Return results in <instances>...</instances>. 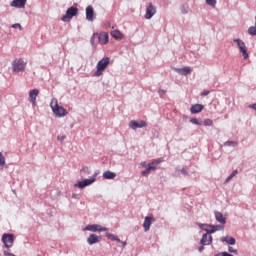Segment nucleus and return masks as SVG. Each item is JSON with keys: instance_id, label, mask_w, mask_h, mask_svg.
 I'll use <instances>...</instances> for the list:
<instances>
[{"instance_id": "1", "label": "nucleus", "mask_w": 256, "mask_h": 256, "mask_svg": "<svg viewBox=\"0 0 256 256\" xmlns=\"http://www.w3.org/2000/svg\"><path fill=\"white\" fill-rule=\"evenodd\" d=\"M84 231H91L93 234L90 235L87 239L88 245H95L96 243H100L102 237L95 235V233H101L107 231L106 227H102V225H87Z\"/></svg>"}, {"instance_id": "2", "label": "nucleus", "mask_w": 256, "mask_h": 256, "mask_svg": "<svg viewBox=\"0 0 256 256\" xmlns=\"http://www.w3.org/2000/svg\"><path fill=\"white\" fill-rule=\"evenodd\" d=\"M110 64L109 56H106L98 61L96 65V71L94 72V76H102L103 72L108 68Z\"/></svg>"}, {"instance_id": "3", "label": "nucleus", "mask_w": 256, "mask_h": 256, "mask_svg": "<svg viewBox=\"0 0 256 256\" xmlns=\"http://www.w3.org/2000/svg\"><path fill=\"white\" fill-rule=\"evenodd\" d=\"M163 162V158H155L152 162L147 164V168L142 170L141 175L142 177H146V175H150L151 171H156L158 165Z\"/></svg>"}, {"instance_id": "4", "label": "nucleus", "mask_w": 256, "mask_h": 256, "mask_svg": "<svg viewBox=\"0 0 256 256\" xmlns=\"http://www.w3.org/2000/svg\"><path fill=\"white\" fill-rule=\"evenodd\" d=\"M51 108L56 116L61 117L68 114L66 108H64V106H60L57 100H52Z\"/></svg>"}, {"instance_id": "5", "label": "nucleus", "mask_w": 256, "mask_h": 256, "mask_svg": "<svg viewBox=\"0 0 256 256\" xmlns=\"http://www.w3.org/2000/svg\"><path fill=\"white\" fill-rule=\"evenodd\" d=\"M27 62L23 58H15L12 62V70L14 72H23L26 68Z\"/></svg>"}, {"instance_id": "6", "label": "nucleus", "mask_w": 256, "mask_h": 256, "mask_svg": "<svg viewBox=\"0 0 256 256\" xmlns=\"http://www.w3.org/2000/svg\"><path fill=\"white\" fill-rule=\"evenodd\" d=\"M96 181V176H92V178H84V180H80L76 182L75 187L78 189H85V187H89V185H93Z\"/></svg>"}, {"instance_id": "7", "label": "nucleus", "mask_w": 256, "mask_h": 256, "mask_svg": "<svg viewBox=\"0 0 256 256\" xmlns=\"http://www.w3.org/2000/svg\"><path fill=\"white\" fill-rule=\"evenodd\" d=\"M79 10L75 6H71L67 9V12L64 16H62L63 22H69L73 16H77Z\"/></svg>"}, {"instance_id": "8", "label": "nucleus", "mask_w": 256, "mask_h": 256, "mask_svg": "<svg viewBox=\"0 0 256 256\" xmlns=\"http://www.w3.org/2000/svg\"><path fill=\"white\" fill-rule=\"evenodd\" d=\"M234 42H236L238 48L242 52L243 58L244 59L249 58V54H248V50H247V46H246L245 42H243V40H241V38H235Z\"/></svg>"}, {"instance_id": "9", "label": "nucleus", "mask_w": 256, "mask_h": 256, "mask_svg": "<svg viewBox=\"0 0 256 256\" xmlns=\"http://www.w3.org/2000/svg\"><path fill=\"white\" fill-rule=\"evenodd\" d=\"M2 242L4 243V246L7 249H10L14 245V235L9 233H4V235L2 236Z\"/></svg>"}, {"instance_id": "10", "label": "nucleus", "mask_w": 256, "mask_h": 256, "mask_svg": "<svg viewBox=\"0 0 256 256\" xmlns=\"http://www.w3.org/2000/svg\"><path fill=\"white\" fill-rule=\"evenodd\" d=\"M157 12L156 6L152 2L146 8L145 18L150 19L154 16Z\"/></svg>"}, {"instance_id": "11", "label": "nucleus", "mask_w": 256, "mask_h": 256, "mask_svg": "<svg viewBox=\"0 0 256 256\" xmlns=\"http://www.w3.org/2000/svg\"><path fill=\"white\" fill-rule=\"evenodd\" d=\"M40 90L38 88H33V90L29 91V101L33 104L36 105L37 101L36 98L39 96Z\"/></svg>"}, {"instance_id": "12", "label": "nucleus", "mask_w": 256, "mask_h": 256, "mask_svg": "<svg viewBox=\"0 0 256 256\" xmlns=\"http://www.w3.org/2000/svg\"><path fill=\"white\" fill-rule=\"evenodd\" d=\"M129 125L133 129L143 128L144 126H147V122L146 120H140L139 122L137 120H131Z\"/></svg>"}, {"instance_id": "13", "label": "nucleus", "mask_w": 256, "mask_h": 256, "mask_svg": "<svg viewBox=\"0 0 256 256\" xmlns=\"http://www.w3.org/2000/svg\"><path fill=\"white\" fill-rule=\"evenodd\" d=\"M155 219L154 217H145L143 228L145 232L150 231L152 223H154Z\"/></svg>"}, {"instance_id": "14", "label": "nucleus", "mask_w": 256, "mask_h": 256, "mask_svg": "<svg viewBox=\"0 0 256 256\" xmlns=\"http://www.w3.org/2000/svg\"><path fill=\"white\" fill-rule=\"evenodd\" d=\"M98 41L100 44H108L109 32H100V34H98Z\"/></svg>"}, {"instance_id": "15", "label": "nucleus", "mask_w": 256, "mask_h": 256, "mask_svg": "<svg viewBox=\"0 0 256 256\" xmlns=\"http://www.w3.org/2000/svg\"><path fill=\"white\" fill-rule=\"evenodd\" d=\"M95 18V12L93 6H87L86 7V19L93 21Z\"/></svg>"}, {"instance_id": "16", "label": "nucleus", "mask_w": 256, "mask_h": 256, "mask_svg": "<svg viewBox=\"0 0 256 256\" xmlns=\"http://www.w3.org/2000/svg\"><path fill=\"white\" fill-rule=\"evenodd\" d=\"M211 243H213L212 235H209L208 233L203 235V237L201 239V245H204V247H205L206 245H211Z\"/></svg>"}, {"instance_id": "17", "label": "nucleus", "mask_w": 256, "mask_h": 256, "mask_svg": "<svg viewBox=\"0 0 256 256\" xmlns=\"http://www.w3.org/2000/svg\"><path fill=\"white\" fill-rule=\"evenodd\" d=\"M176 72L183 76H187L188 74H191L192 68L190 66H184L183 68H175Z\"/></svg>"}, {"instance_id": "18", "label": "nucleus", "mask_w": 256, "mask_h": 256, "mask_svg": "<svg viewBox=\"0 0 256 256\" xmlns=\"http://www.w3.org/2000/svg\"><path fill=\"white\" fill-rule=\"evenodd\" d=\"M204 110V104H192L190 111L192 114H197L199 112H202Z\"/></svg>"}, {"instance_id": "19", "label": "nucleus", "mask_w": 256, "mask_h": 256, "mask_svg": "<svg viewBox=\"0 0 256 256\" xmlns=\"http://www.w3.org/2000/svg\"><path fill=\"white\" fill-rule=\"evenodd\" d=\"M27 0H12L11 6L15 8H25Z\"/></svg>"}, {"instance_id": "20", "label": "nucleus", "mask_w": 256, "mask_h": 256, "mask_svg": "<svg viewBox=\"0 0 256 256\" xmlns=\"http://www.w3.org/2000/svg\"><path fill=\"white\" fill-rule=\"evenodd\" d=\"M110 34L113 38H116V40H122L124 38V34L121 32V30H112Z\"/></svg>"}, {"instance_id": "21", "label": "nucleus", "mask_w": 256, "mask_h": 256, "mask_svg": "<svg viewBox=\"0 0 256 256\" xmlns=\"http://www.w3.org/2000/svg\"><path fill=\"white\" fill-rule=\"evenodd\" d=\"M215 218L218 223H222V225H225L226 219L223 217L222 212H215Z\"/></svg>"}, {"instance_id": "22", "label": "nucleus", "mask_w": 256, "mask_h": 256, "mask_svg": "<svg viewBox=\"0 0 256 256\" xmlns=\"http://www.w3.org/2000/svg\"><path fill=\"white\" fill-rule=\"evenodd\" d=\"M104 179H115L116 172H111V170H106V172L103 173Z\"/></svg>"}, {"instance_id": "23", "label": "nucleus", "mask_w": 256, "mask_h": 256, "mask_svg": "<svg viewBox=\"0 0 256 256\" xmlns=\"http://www.w3.org/2000/svg\"><path fill=\"white\" fill-rule=\"evenodd\" d=\"M222 241H225L226 243H228V245H235L236 243V239H234L233 237H225L224 239H222Z\"/></svg>"}, {"instance_id": "24", "label": "nucleus", "mask_w": 256, "mask_h": 256, "mask_svg": "<svg viewBox=\"0 0 256 256\" xmlns=\"http://www.w3.org/2000/svg\"><path fill=\"white\" fill-rule=\"evenodd\" d=\"M106 237H108V239H110L111 241H117L118 243H121V239H119L115 235H112L111 233H106Z\"/></svg>"}, {"instance_id": "25", "label": "nucleus", "mask_w": 256, "mask_h": 256, "mask_svg": "<svg viewBox=\"0 0 256 256\" xmlns=\"http://www.w3.org/2000/svg\"><path fill=\"white\" fill-rule=\"evenodd\" d=\"M248 33L251 34L252 36H256V17H255V25L250 26V28H248Z\"/></svg>"}, {"instance_id": "26", "label": "nucleus", "mask_w": 256, "mask_h": 256, "mask_svg": "<svg viewBox=\"0 0 256 256\" xmlns=\"http://www.w3.org/2000/svg\"><path fill=\"white\" fill-rule=\"evenodd\" d=\"M237 173H238V170H233V172L229 174L228 178H226V183H229V181H231L233 177H236Z\"/></svg>"}, {"instance_id": "27", "label": "nucleus", "mask_w": 256, "mask_h": 256, "mask_svg": "<svg viewBox=\"0 0 256 256\" xmlns=\"http://www.w3.org/2000/svg\"><path fill=\"white\" fill-rule=\"evenodd\" d=\"M96 38H99L98 32H94V34H92V36H91V38H90V42H91L92 45L95 44Z\"/></svg>"}, {"instance_id": "28", "label": "nucleus", "mask_w": 256, "mask_h": 256, "mask_svg": "<svg viewBox=\"0 0 256 256\" xmlns=\"http://www.w3.org/2000/svg\"><path fill=\"white\" fill-rule=\"evenodd\" d=\"M224 144L226 146H237L238 142L235 140H227Z\"/></svg>"}, {"instance_id": "29", "label": "nucleus", "mask_w": 256, "mask_h": 256, "mask_svg": "<svg viewBox=\"0 0 256 256\" xmlns=\"http://www.w3.org/2000/svg\"><path fill=\"white\" fill-rule=\"evenodd\" d=\"M190 122H192L193 124H203V120H200V118H191Z\"/></svg>"}, {"instance_id": "30", "label": "nucleus", "mask_w": 256, "mask_h": 256, "mask_svg": "<svg viewBox=\"0 0 256 256\" xmlns=\"http://www.w3.org/2000/svg\"><path fill=\"white\" fill-rule=\"evenodd\" d=\"M204 124H205V126H212L213 125V120H211V118H206L204 120Z\"/></svg>"}, {"instance_id": "31", "label": "nucleus", "mask_w": 256, "mask_h": 256, "mask_svg": "<svg viewBox=\"0 0 256 256\" xmlns=\"http://www.w3.org/2000/svg\"><path fill=\"white\" fill-rule=\"evenodd\" d=\"M5 156H4V154H3V152H0V165L1 166H4V164H5Z\"/></svg>"}, {"instance_id": "32", "label": "nucleus", "mask_w": 256, "mask_h": 256, "mask_svg": "<svg viewBox=\"0 0 256 256\" xmlns=\"http://www.w3.org/2000/svg\"><path fill=\"white\" fill-rule=\"evenodd\" d=\"M206 4L209 6H216L217 0H206Z\"/></svg>"}, {"instance_id": "33", "label": "nucleus", "mask_w": 256, "mask_h": 256, "mask_svg": "<svg viewBox=\"0 0 256 256\" xmlns=\"http://www.w3.org/2000/svg\"><path fill=\"white\" fill-rule=\"evenodd\" d=\"M12 27L13 28H19V30H23L21 24H19V23L13 24Z\"/></svg>"}, {"instance_id": "34", "label": "nucleus", "mask_w": 256, "mask_h": 256, "mask_svg": "<svg viewBox=\"0 0 256 256\" xmlns=\"http://www.w3.org/2000/svg\"><path fill=\"white\" fill-rule=\"evenodd\" d=\"M208 94H210V90H204L201 95L202 96H207Z\"/></svg>"}, {"instance_id": "35", "label": "nucleus", "mask_w": 256, "mask_h": 256, "mask_svg": "<svg viewBox=\"0 0 256 256\" xmlns=\"http://www.w3.org/2000/svg\"><path fill=\"white\" fill-rule=\"evenodd\" d=\"M229 252L230 253H237V249H235L234 247H229Z\"/></svg>"}, {"instance_id": "36", "label": "nucleus", "mask_w": 256, "mask_h": 256, "mask_svg": "<svg viewBox=\"0 0 256 256\" xmlns=\"http://www.w3.org/2000/svg\"><path fill=\"white\" fill-rule=\"evenodd\" d=\"M204 249H205V245H202L201 247H199V253H203Z\"/></svg>"}, {"instance_id": "37", "label": "nucleus", "mask_w": 256, "mask_h": 256, "mask_svg": "<svg viewBox=\"0 0 256 256\" xmlns=\"http://www.w3.org/2000/svg\"><path fill=\"white\" fill-rule=\"evenodd\" d=\"M4 255L5 256H17V255H13V253H8L7 251H4Z\"/></svg>"}, {"instance_id": "38", "label": "nucleus", "mask_w": 256, "mask_h": 256, "mask_svg": "<svg viewBox=\"0 0 256 256\" xmlns=\"http://www.w3.org/2000/svg\"><path fill=\"white\" fill-rule=\"evenodd\" d=\"M219 229V227H212L211 233H215V231H217Z\"/></svg>"}, {"instance_id": "39", "label": "nucleus", "mask_w": 256, "mask_h": 256, "mask_svg": "<svg viewBox=\"0 0 256 256\" xmlns=\"http://www.w3.org/2000/svg\"><path fill=\"white\" fill-rule=\"evenodd\" d=\"M65 138H66V136H58V140H61V141H63V140H65Z\"/></svg>"}, {"instance_id": "40", "label": "nucleus", "mask_w": 256, "mask_h": 256, "mask_svg": "<svg viewBox=\"0 0 256 256\" xmlns=\"http://www.w3.org/2000/svg\"><path fill=\"white\" fill-rule=\"evenodd\" d=\"M250 108H253L254 110H256V103L255 104H250Z\"/></svg>"}, {"instance_id": "41", "label": "nucleus", "mask_w": 256, "mask_h": 256, "mask_svg": "<svg viewBox=\"0 0 256 256\" xmlns=\"http://www.w3.org/2000/svg\"><path fill=\"white\" fill-rule=\"evenodd\" d=\"M120 243L122 244L123 247H126V245H127V243L123 242V241H120Z\"/></svg>"}, {"instance_id": "42", "label": "nucleus", "mask_w": 256, "mask_h": 256, "mask_svg": "<svg viewBox=\"0 0 256 256\" xmlns=\"http://www.w3.org/2000/svg\"><path fill=\"white\" fill-rule=\"evenodd\" d=\"M216 256H226V253H218Z\"/></svg>"}, {"instance_id": "43", "label": "nucleus", "mask_w": 256, "mask_h": 256, "mask_svg": "<svg viewBox=\"0 0 256 256\" xmlns=\"http://www.w3.org/2000/svg\"><path fill=\"white\" fill-rule=\"evenodd\" d=\"M141 166H147L146 161L141 162Z\"/></svg>"}, {"instance_id": "44", "label": "nucleus", "mask_w": 256, "mask_h": 256, "mask_svg": "<svg viewBox=\"0 0 256 256\" xmlns=\"http://www.w3.org/2000/svg\"><path fill=\"white\" fill-rule=\"evenodd\" d=\"M182 173H184L186 175L187 170H185V168H182Z\"/></svg>"}, {"instance_id": "45", "label": "nucleus", "mask_w": 256, "mask_h": 256, "mask_svg": "<svg viewBox=\"0 0 256 256\" xmlns=\"http://www.w3.org/2000/svg\"><path fill=\"white\" fill-rule=\"evenodd\" d=\"M159 92H163V93H165V92H166V90L159 89Z\"/></svg>"}, {"instance_id": "46", "label": "nucleus", "mask_w": 256, "mask_h": 256, "mask_svg": "<svg viewBox=\"0 0 256 256\" xmlns=\"http://www.w3.org/2000/svg\"><path fill=\"white\" fill-rule=\"evenodd\" d=\"M225 256H233V255H231L230 253H225Z\"/></svg>"}, {"instance_id": "47", "label": "nucleus", "mask_w": 256, "mask_h": 256, "mask_svg": "<svg viewBox=\"0 0 256 256\" xmlns=\"http://www.w3.org/2000/svg\"><path fill=\"white\" fill-rule=\"evenodd\" d=\"M38 256H40V255H38Z\"/></svg>"}]
</instances>
